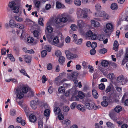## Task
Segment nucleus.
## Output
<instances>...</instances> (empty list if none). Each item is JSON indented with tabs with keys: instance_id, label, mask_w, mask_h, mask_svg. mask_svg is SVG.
I'll use <instances>...</instances> for the list:
<instances>
[{
	"instance_id": "5701e85b",
	"label": "nucleus",
	"mask_w": 128,
	"mask_h": 128,
	"mask_svg": "<svg viewBox=\"0 0 128 128\" xmlns=\"http://www.w3.org/2000/svg\"><path fill=\"white\" fill-rule=\"evenodd\" d=\"M58 61L59 63L60 64L63 65L65 62V58L63 56H60L59 59Z\"/></svg>"
},
{
	"instance_id": "4c0bfd02",
	"label": "nucleus",
	"mask_w": 128,
	"mask_h": 128,
	"mask_svg": "<svg viewBox=\"0 0 128 128\" xmlns=\"http://www.w3.org/2000/svg\"><path fill=\"white\" fill-rule=\"evenodd\" d=\"M44 48L48 52H50L51 51L52 47L51 46L47 45H46L44 46Z\"/></svg>"
},
{
	"instance_id": "c9c22d12",
	"label": "nucleus",
	"mask_w": 128,
	"mask_h": 128,
	"mask_svg": "<svg viewBox=\"0 0 128 128\" xmlns=\"http://www.w3.org/2000/svg\"><path fill=\"white\" fill-rule=\"evenodd\" d=\"M108 62L105 60H103L101 63L102 65L104 66H108Z\"/></svg>"
},
{
	"instance_id": "c756f323",
	"label": "nucleus",
	"mask_w": 128,
	"mask_h": 128,
	"mask_svg": "<svg viewBox=\"0 0 128 128\" xmlns=\"http://www.w3.org/2000/svg\"><path fill=\"white\" fill-rule=\"evenodd\" d=\"M122 110V107L120 106H117L114 108V111L115 112L118 113L120 112Z\"/></svg>"
},
{
	"instance_id": "423d86ee",
	"label": "nucleus",
	"mask_w": 128,
	"mask_h": 128,
	"mask_svg": "<svg viewBox=\"0 0 128 128\" xmlns=\"http://www.w3.org/2000/svg\"><path fill=\"white\" fill-rule=\"evenodd\" d=\"M78 75V72H74L70 76V78L72 79L75 84L78 82L77 78Z\"/></svg>"
},
{
	"instance_id": "4be33fe9",
	"label": "nucleus",
	"mask_w": 128,
	"mask_h": 128,
	"mask_svg": "<svg viewBox=\"0 0 128 128\" xmlns=\"http://www.w3.org/2000/svg\"><path fill=\"white\" fill-rule=\"evenodd\" d=\"M46 31L49 33H51L53 31V29L52 27H51L49 23L47 24Z\"/></svg>"
},
{
	"instance_id": "c03bdc74",
	"label": "nucleus",
	"mask_w": 128,
	"mask_h": 128,
	"mask_svg": "<svg viewBox=\"0 0 128 128\" xmlns=\"http://www.w3.org/2000/svg\"><path fill=\"white\" fill-rule=\"evenodd\" d=\"M29 93H28V98H31L34 96V94L32 91L30 90L28 91Z\"/></svg>"
},
{
	"instance_id": "c85d7f7f",
	"label": "nucleus",
	"mask_w": 128,
	"mask_h": 128,
	"mask_svg": "<svg viewBox=\"0 0 128 128\" xmlns=\"http://www.w3.org/2000/svg\"><path fill=\"white\" fill-rule=\"evenodd\" d=\"M120 85L118 83H116L115 84V88L116 89V90L119 92H121L122 89L121 88L119 87Z\"/></svg>"
},
{
	"instance_id": "a878e982",
	"label": "nucleus",
	"mask_w": 128,
	"mask_h": 128,
	"mask_svg": "<svg viewBox=\"0 0 128 128\" xmlns=\"http://www.w3.org/2000/svg\"><path fill=\"white\" fill-rule=\"evenodd\" d=\"M78 26L80 28H82L84 26V23L82 20H80L78 22Z\"/></svg>"
},
{
	"instance_id": "473e14b6",
	"label": "nucleus",
	"mask_w": 128,
	"mask_h": 128,
	"mask_svg": "<svg viewBox=\"0 0 128 128\" xmlns=\"http://www.w3.org/2000/svg\"><path fill=\"white\" fill-rule=\"evenodd\" d=\"M50 111L49 109H46L44 112V114L46 116L48 117L50 116Z\"/></svg>"
},
{
	"instance_id": "8fccbe9b",
	"label": "nucleus",
	"mask_w": 128,
	"mask_h": 128,
	"mask_svg": "<svg viewBox=\"0 0 128 128\" xmlns=\"http://www.w3.org/2000/svg\"><path fill=\"white\" fill-rule=\"evenodd\" d=\"M47 52L46 50L42 51L41 53V56L42 58L45 57L47 55Z\"/></svg>"
},
{
	"instance_id": "ddd939ff",
	"label": "nucleus",
	"mask_w": 128,
	"mask_h": 128,
	"mask_svg": "<svg viewBox=\"0 0 128 128\" xmlns=\"http://www.w3.org/2000/svg\"><path fill=\"white\" fill-rule=\"evenodd\" d=\"M38 104L37 101L35 100H33L31 102L30 106L33 109H35L37 108Z\"/></svg>"
},
{
	"instance_id": "f704fd0d",
	"label": "nucleus",
	"mask_w": 128,
	"mask_h": 128,
	"mask_svg": "<svg viewBox=\"0 0 128 128\" xmlns=\"http://www.w3.org/2000/svg\"><path fill=\"white\" fill-rule=\"evenodd\" d=\"M20 72L23 74L25 76L28 77V78H30V77L26 73L25 70L24 69H22L21 70H20Z\"/></svg>"
},
{
	"instance_id": "4d7b16f0",
	"label": "nucleus",
	"mask_w": 128,
	"mask_h": 128,
	"mask_svg": "<svg viewBox=\"0 0 128 128\" xmlns=\"http://www.w3.org/2000/svg\"><path fill=\"white\" fill-rule=\"evenodd\" d=\"M55 54L58 57H60L62 55V53L60 50H58L56 52Z\"/></svg>"
},
{
	"instance_id": "cd10ccee",
	"label": "nucleus",
	"mask_w": 128,
	"mask_h": 128,
	"mask_svg": "<svg viewBox=\"0 0 128 128\" xmlns=\"http://www.w3.org/2000/svg\"><path fill=\"white\" fill-rule=\"evenodd\" d=\"M104 101L102 102L101 103V105L104 106H107L108 105V103L107 102V100L106 99V98L104 99V97L103 98Z\"/></svg>"
},
{
	"instance_id": "a211bd4d",
	"label": "nucleus",
	"mask_w": 128,
	"mask_h": 128,
	"mask_svg": "<svg viewBox=\"0 0 128 128\" xmlns=\"http://www.w3.org/2000/svg\"><path fill=\"white\" fill-rule=\"evenodd\" d=\"M40 30L38 29V30H36L34 31L33 32V34L34 37L36 38L37 39L39 38L40 35Z\"/></svg>"
},
{
	"instance_id": "338daca9",
	"label": "nucleus",
	"mask_w": 128,
	"mask_h": 128,
	"mask_svg": "<svg viewBox=\"0 0 128 128\" xmlns=\"http://www.w3.org/2000/svg\"><path fill=\"white\" fill-rule=\"evenodd\" d=\"M99 87L100 89L103 90L105 89V86L104 84L102 83L99 85Z\"/></svg>"
},
{
	"instance_id": "393cba45",
	"label": "nucleus",
	"mask_w": 128,
	"mask_h": 128,
	"mask_svg": "<svg viewBox=\"0 0 128 128\" xmlns=\"http://www.w3.org/2000/svg\"><path fill=\"white\" fill-rule=\"evenodd\" d=\"M114 48H113V49L115 51H118L119 44L118 41L116 40L114 41Z\"/></svg>"
},
{
	"instance_id": "79ce46f5",
	"label": "nucleus",
	"mask_w": 128,
	"mask_h": 128,
	"mask_svg": "<svg viewBox=\"0 0 128 128\" xmlns=\"http://www.w3.org/2000/svg\"><path fill=\"white\" fill-rule=\"evenodd\" d=\"M64 45V43L62 42H59L58 43L56 44L55 46L59 48H61Z\"/></svg>"
},
{
	"instance_id": "f257e3e1",
	"label": "nucleus",
	"mask_w": 128,
	"mask_h": 128,
	"mask_svg": "<svg viewBox=\"0 0 128 128\" xmlns=\"http://www.w3.org/2000/svg\"><path fill=\"white\" fill-rule=\"evenodd\" d=\"M17 94L18 98L16 99V101L18 103L19 105L20 106L22 107H23V102L22 101H20V99L23 98L24 95L23 93L21 92L19 88H17L16 91H15Z\"/></svg>"
},
{
	"instance_id": "3c124183",
	"label": "nucleus",
	"mask_w": 128,
	"mask_h": 128,
	"mask_svg": "<svg viewBox=\"0 0 128 128\" xmlns=\"http://www.w3.org/2000/svg\"><path fill=\"white\" fill-rule=\"evenodd\" d=\"M74 2L75 4L77 6H80L81 5V2L80 0H75Z\"/></svg>"
},
{
	"instance_id": "a19ab883",
	"label": "nucleus",
	"mask_w": 128,
	"mask_h": 128,
	"mask_svg": "<svg viewBox=\"0 0 128 128\" xmlns=\"http://www.w3.org/2000/svg\"><path fill=\"white\" fill-rule=\"evenodd\" d=\"M106 124L108 128H114V124L110 122H107Z\"/></svg>"
},
{
	"instance_id": "58836bf2",
	"label": "nucleus",
	"mask_w": 128,
	"mask_h": 128,
	"mask_svg": "<svg viewBox=\"0 0 128 128\" xmlns=\"http://www.w3.org/2000/svg\"><path fill=\"white\" fill-rule=\"evenodd\" d=\"M60 108L58 107H56L54 108V112L55 114H59L60 112Z\"/></svg>"
},
{
	"instance_id": "6e6552de",
	"label": "nucleus",
	"mask_w": 128,
	"mask_h": 128,
	"mask_svg": "<svg viewBox=\"0 0 128 128\" xmlns=\"http://www.w3.org/2000/svg\"><path fill=\"white\" fill-rule=\"evenodd\" d=\"M86 108L89 110H92L94 109L96 110L98 108L96 106L94 107V106L92 104L90 103H87L85 104Z\"/></svg>"
},
{
	"instance_id": "0e129e2a",
	"label": "nucleus",
	"mask_w": 128,
	"mask_h": 128,
	"mask_svg": "<svg viewBox=\"0 0 128 128\" xmlns=\"http://www.w3.org/2000/svg\"><path fill=\"white\" fill-rule=\"evenodd\" d=\"M56 7L58 8H60L62 7L61 4L58 2H57L56 4Z\"/></svg>"
},
{
	"instance_id": "ea45409f",
	"label": "nucleus",
	"mask_w": 128,
	"mask_h": 128,
	"mask_svg": "<svg viewBox=\"0 0 128 128\" xmlns=\"http://www.w3.org/2000/svg\"><path fill=\"white\" fill-rule=\"evenodd\" d=\"M16 114V112L15 110H12L10 112V115L11 116H15Z\"/></svg>"
},
{
	"instance_id": "4468645a",
	"label": "nucleus",
	"mask_w": 128,
	"mask_h": 128,
	"mask_svg": "<svg viewBox=\"0 0 128 128\" xmlns=\"http://www.w3.org/2000/svg\"><path fill=\"white\" fill-rule=\"evenodd\" d=\"M25 112L26 116H28L29 115V113H30V110L28 107V106L26 105H24L23 107H22Z\"/></svg>"
},
{
	"instance_id": "f3484780",
	"label": "nucleus",
	"mask_w": 128,
	"mask_h": 128,
	"mask_svg": "<svg viewBox=\"0 0 128 128\" xmlns=\"http://www.w3.org/2000/svg\"><path fill=\"white\" fill-rule=\"evenodd\" d=\"M84 11L85 12L84 14H83L82 17L86 18L88 17V13L90 14L91 13V12L90 10L88 9H86L84 10Z\"/></svg>"
},
{
	"instance_id": "412c9836",
	"label": "nucleus",
	"mask_w": 128,
	"mask_h": 128,
	"mask_svg": "<svg viewBox=\"0 0 128 128\" xmlns=\"http://www.w3.org/2000/svg\"><path fill=\"white\" fill-rule=\"evenodd\" d=\"M30 120L32 122H34L36 121V118L35 116L33 114H32L30 115V117L29 116Z\"/></svg>"
},
{
	"instance_id": "a18cd8bd",
	"label": "nucleus",
	"mask_w": 128,
	"mask_h": 128,
	"mask_svg": "<svg viewBox=\"0 0 128 128\" xmlns=\"http://www.w3.org/2000/svg\"><path fill=\"white\" fill-rule=\"evenodd\" d=\"M16 27L22 30L24 28V25L22 24H16Z\"/></svg>"
},
{
	"instance_id": "72a5a7b5",
	"label": "nucleus",
	"mask_w": 128,
	"mask_h": 128,
	"mask_svg": "<svg viewBox=\"0 0 128 128\" xmlns=\"http://www.w3.org/2000/svg\"><path fill=\"white\" fill-rule=\"evenodd\" d=\"M59 40L58 39V37H55L53 40V43L52 44L54 45H55L56 44L58 43L59 42Z\"/></svg>"
},
{
	"instance_id": "7c9ffc66",
	"label": "nucleus",
	"mask_w": 128,
	"mask_h": 128,
	"mask_svg": "<svg viewBox=\"0 0 128 128\" xmlns=\"http://www.w3.org/2000/svg\"><path fill=\"white\" fill-rule=\"evenodd\" d=\"M71 122L68 120H66L62 121V123L63 124L68 126L71 124Z\"/></svg>"
},
{
	"instance_id": "603ef678",
	"label": "nucleus",
	"mask_w": 128,
	"mask_h": 128,
	"mask_svg": "<svg viewBox=\"0 0 128 128\" xmlns=\"http://www.w3.org/2000/svg\"><path fill=\"white\" fill-rule=\"evenodd\" d=\"M8 57L11 61L14 62L15 61V59L12 54L8 55Z\"/></svg>"
},
{
	"instance_id": "20e7f679",
	"label": "nucleus",
	"mask_w": 128,
	"mask_h": 128,
	"mask_svg": "<svg viewBox=\"0 0 128 128\" xmlns=\"http://www.w3.org/2000/svg\"><path fill=\"white\" fill-rule=\"evenodd\" d=\"M65 52L67 58L69 60L73 59L78 57L77 55L76 54H72L68 50H65Z\"/></svg>"
},
{
	"instance_id": "2f4dec72",
	"label": "nucleus",
	"mask_w": 128,
	"mask_h": 128,
	"mask_svg": "<svg viewBox=\"0 0 128 128\" xmlns=\"http://www.w3.org/2000/svg\"><path fill=\"white\" fill-rule=\"evenodd\" d=\"M92 95L94 98L97 99L98 97V94L96 91L95 90H93L92 91Z\"/></svg>"
},
{
	"instance_id": "6ab92c4d",
	"label": "nucleus",
	"mask_w": 128,
	"mask_h": 128,
	"mask_svg": "<svg viewBox=\"0 0 128 128\" xmlns=\"http://www.w3.org/2000/svg\"><path fill=\"white\" fill-rule=\"evenodd\" d=\"M16 120L18 122L21 123L23 126H24L26 124L25 121L24 120H23L22 117H18L17 118Z\"/></svg>"
},
{
	"instance_id": "69168bd1",
	"label": "nucleus",
	"mask_w": 128,
	"mask_h": 128,
	"mask_svg": "<svg viewBox=\"0 0 128 128\" xmlns=\"http://www.w3.org/2000/svg\"><path fill=\"white\" fill-rule=\"evenodd\" d=\"M92 34V32L90 30L88 31L86 33L87 36L88 37H91Z\"/></svg>"
},
{
	"instance_id": "13d9d810",
	"label": "nucleus",
	"mask_w": 128,
	"mask_h": 128,
	"mask_svg": "<svg viewBox=\"0 0 128 128\" xmlns=\"http://www.w3.org/2000/svg\"><path fill=\"white\" fill-rule=\"evenodd\" d=\"M107 77L108 78H109L110 79L112 80L114 78V75L113 73H111L108 75Z\"/></svg>"
},
{
	"instance_id": "bf43d9fd",
	"label": "nucleus",
	"mask_w": 128,
	"mask_h": 128,
	"mask_svg": "<svg viewBox=\"0 0 128 128\" xmlns=\"http://www.w3.org/2000/svg\"><path fill=\"white\" fill-rule=\"evenodd\" d=\"M70 28L72 30L74 31L77 30V27L75 24H72Z\"/></svg>"
},
{
	"instance_id": "e433bc0d",
	"label": "nucleus",
	"mask_w": 128,
	"mask_h": 128,
	"mask_svg": "<svg viewBox=\"0 0 128 128\" xmlns=\"http://www.w3.org/2000/svg\"><path fill=\"white\" fill-rule=\"evenodd\" d=\"M65 89L64 87L63 86H61L59 87L58 89V92L61 93H63L65 92Z\"/></svg>"
},
{
	"instance_id": "37998d69",
	"label": "nucleus",
	"mask_w": 128,
	"mask_h": 128,
	"mask_svg": "<svg viewBox=\"0 0 128 128\" xmlns=\"http://www.w3.org/2000/svg\"><path fill=\"white\" fill-rule=\"evenodd\" d=\"M15 17L16 20L18 22H23L24 20L23 18H21L18 16H15Z\"/></svg>"
},
{
	"instance_id": "9d476101",
	"label": "nucleus",
	"mask_w": 128,
	"mask_h": 128,
	"mask_svg": "<svg viewBox=\"0 0 128 128\" xmlns=\"http://www.w3.org/2000/svg\"><path fill=\"white\" fill-rule=\"evenodd\" d=\"M84 10H82L80 8H78L77 12V14L78 17L82 18L83 14H84Z\"/></svg>"
},
{
	"instance_id": "09e8293b",
	"label": "nucleus",
	"mask_w": 128,
	"mask_h": 128,
	"mask_svg": "<svg viewBox=\"0 0 128 128\" xmlns=\"http://www.w3.org/2000/svg\"><path fill=\"white\" fill-rule=\"evenodd\" d=\"M27 40L28 43L31 44L33 42L34 39L33 38L30 37L28 38Z\"/></svg>"
},
{
	"instance_id": "f03ea898",
	"label": "nucleus",
	"mask_w": 128,
	"mask_h": 128,
	"mask_svg": "<svg viewBox=\"0 0 128 128\" xmlns=\"http://www.w3.org/2000/svg\"><path fill=\"white\" fill-rule=\"evenodd\" d=\"M117 81L118 83L120 85L125 84L128 82V80L126 78H125L123 75H121L117 78Z\"/></svg>"
},
{
	"instance_id": "680f3d73",
	"label": "nucleus",
	"mask_w": 128,
	"mask_h": 128,
	"mask_svg": "<svg viewBox=\"0 0 128 128\" xmlns=\"http://www.w3.org/2000/svg\"><path fill=\"white\" fill-rule=\"evenodd\" d=\"M82 41V38H80L78 40H77L75 42L78 45H80Z\"/></svg>"
},
{
	"instance_id": "052dcab7",
	"label": "nucleus",
	"mask_w": 128,
	"mask_h": 128,
	"mask_svg": "<svg viewBox=\"0 0 128 128\" xmlns=\"http://www.w3.org/2000/svg\"><path fill=\"white\" fill-rule=\"evenodd\" d=\"M63 110L64 112H68L70 110V108L68 106H65L63 107Z\"/></svg>"
},
{
	"instance_id": "2eb2a0df",
	"label": "nucleus",
	"mask_w": 128,
	"mask_h": 128,
	"mask_svg": "<svg viewBox=\"0 0 128 128\" xmlns=\"http://www.w3.org/2000/svg\"><path fill=\"white\" fill-rule=\"evenodd\" d=\"M91 23L92 26L94 27H98L100 26V24L98 22L94 20H92L91 21Z\"/></svg>"
},
{
	"instance_id": "e2e57ef3",
	"label": "nucleus",
	"mask_w": 128,
	"mask_h": 128,
	"mask_svg": "<svg viewBox=\"0 0 128 128\" xmlns=\"http://www.w3.org/2000/svg\"><path fill=\"white\" fill-rule=\"evenodd\" d=\"M38 126H39V128H43L42 121L41 120H40L38 122Z\"/></svg>"
},
{
	"instance_id": "39448f33",
	"label": "nucleus",
	"mask_w": 128,
	"mask_h": 128,
	"mask_svg": "<svg viewBox=\"0 0 128 128\" xmlns=\"http://www.w3.org/2000/svg\"><path fill=\"white\" fill-rule=\"evenodd\" d=\"M113 28V25L111 23H109L106 24V27L104 28V31L106 33H109L112 30Z\"/></svg>"
},
{
	"instance_id": "774afa93",
	"label": "nucleus",
	"mask_w": 128,
	"mask_h": 128,
	"mask_svg": "<svg viewBox=\"0 0 128 128\" xmlns=\"http://www.w3.org/2000/svg\"><path fill=\"white\" fill-rule=\"evenodd\" d=\"M90 72L92 73L94 71V68H93L92 66L89 65L88 66Z\"/></svg>"
},
{
	"instance_id": "0eeeda50",
	"label": "nucleus",
	"mask_w": 128,
	"mask_h": 128,
	"mask_svg": "<svg viewBox=\"0 0 128 128\" xmlns=\"http://www.w3.org/2000/svg\"><path fill=\"white\" fill-rule=\"evenodd\" d=\"M60 19L62 22L63 23H65L68 21L70 22V20L72 19V18L68 14L64 15Z\"/></svg>"
},
{
	"instance_id": "864d4df0",
	"label": "nucleus",
	"mask_w": 128,
	"mask_h": 128,
	"mask_svg": "<svg viewBox=\"0 0 128 128\" xmlns=\"http://www.w3.org/2000/svg\"><path fill=\"white\" fill-rule=\"evenodd\" d=\"M38 23L41 26H44V24L43 23L44 20L42 18H40L39 19Z\"/></svg>"
},
{
	"instance_id": "7ed1b4c3",
	"label": "nucleus",
	"mask_w": 128,
	"mask_h": 128,
	"mask_svg": "<svg viewBox=\"0 0 128 128\" xmlns=\"http://www.w3.org/2000/svg\"><path fill=\"white\" fill-rule=\"evenodd\" d=\"M16 4L15 2H10L9 4V6L10 8H13V10L16 13H18L19 12V8L17 6H15Z\"/></svg>"
},
{
	"instance_id": "dca6fc26",
	"label": "nucleus",
	"mask_w": 128,
	"mask_h": 128,
	"mask_svg": "<svg viewBox=\"0 0 128 128\" xmlns=\"http://www.w3.org/2000/svg\"><path fill=\"white\" fill-rule=\"evenodd\" d=\"M17 88H19L21 92L23 94L24 93H26L29 90H30V89H28V87L26 86H24L22 87L21 90L19 88H17L16 89V90Z\"/></svg>"
},
{
	"instance_id": "de8ad7c7",
	"label": "nucleus",
	"mask_w": 128,
	"mask_h": 128,
	"mask_svg": "<svg viewBox=\"0 0 128 128\" xmlns=\"http://www.w3.org/2000/svg\"><path fill=\"white\" fill-rule=\"evenodd\" d=\"M107 50L106 48H103L100 50L99 51V52L101 54H104L107 52Z\"/></svg>"
},
{
	"instance_id": "49530a36",
	"label": "nucleus",
	"mask_w": 128,
	"mask_h": 128,
	"mask_svg": "<svg viewBox=\"0 0 128 128\" xmlns=\"http://www.w3.org/2000/svg\"><path fill=\"white\" fill-rule=\"evenodd\" d=\"M78 97L81 99H82L84 97V95L83 92L81 91L78 92Z\"/></svg>"
},
{
	"instance_id": "aec40b11",
	"label": "nucleus",
	"mask_w": 128,
	"mask_h": 128,
	"mask_svg": "<svg viewBox=\"0 0 128 128\" xmlns=\"http://www.w3.org/2000/svg\"><path fill=\"white\" fill-rule=\"evenodd\" d=\"M9 24L11 28H14L16 27V24L14 20H11L10 21Z\"/></svg>"
},
{
	"instance_id": "1a4fd4ad",
	"label": "nucleus",
	"mask_w": 128,
	"mask_h": 128,
	"mask_svg": "<svg viewBox=\"0 0 128 128\" xmlns=\"http://www.w3.org/2000/svg\"><path fill=\"white\" fill-rule=\"evenodd\" d=\"M128 62V51L126 50L125 56L122 61V64L124 65Z\"/></svg>"
},
{
	"instance_id": "bb28decb",
	"label": "nucleus",
	"mask_w": 128,
	"mask_h": 128,
	"mask_svg": "<svg viewBox=\"0 0 128 128\" xmlns=\"http://www.w3.org/2000/svg\"><path fill=\"white\" fill-rule=\"evenodd\" d=\"M118 8V6L117 4L116 3H113L111 6V8L112 10H116Z\"/></svg>"
},
{
	"instance_id": "f8f14e48",
	"label": "nucleus",
	"mask_w": 128,
	"mask_h": 128,
	"mask_svg": "<svg viewBox=\"0 0 128 128\" xmlns=\"http://www.w3.org/2000/svg\"><path fill=\"white\" fill-rule=\"evenodd\" d=\"M24 60L26 62L28 63L31 62L32 60V57L28 55H24Z\"/></svg>"
},
{
	"instance_id": "9b49d317",
	"label": "nucleus",
	"mask_w": 128,
	"mask_h": 128,
	"mask_svg": "<svg viewBox=\"0 0 128 128\" xmlns=\"http://www.w3.org/2000/svg\"><path fill=\"white\" fill-rule=\"evenodd\" d=\"M105 14V12L104 11H100L99 10L97 12L95 13L94 15L98 17H101L104 16Z\"/></svg>"
},
{
	"instance_id": "5fc2aeb1",
	"label": "nucleus",
	"mask_w": 128,
	"mask_h": 128,
	"mask_svg": "<svg viewBox=\"0 0 128 128\" xmlns=\"http://www.w3.org/2000/svg\"><path fill=\"white\" fill-rule=\"evenodd\" d=\"M95 7L96 10L98 11H99L101 9V6L99 4H96Z\"/></svg>"
},
{
	"instance_id": "b1692460",
	"label": "nucleus",
	"mask_w": 128,
	"mask_h": 128,
	"mask_svg": "<svg viewBox=\"0 0 128 128\" xmlns=\"http://www.w3.org/2000/svg\"><path fill=\"white\" fill-rule=\"evenodd\" d=\"M77 108L79 110L82 112H84L85 111L86 109L84 106L82 105L79 104L77 106Z\"/></svg>"
},
{
	"instance_id": "6e6d98bb",
	"label": "nucleus",
	"mask_w": 128,
	"mask_h": 128,
	"mask_svg": "<svg viewBox=\"0 0 128 128\" xmlns=\"http://www.w3.org/2000/svg\"><path fill=\"white\" fill-rule=\"evenodd\" d=\"M55 22L58 25L60 24L61 22H62L60 18H57L55 20Z\"/></svg>"
}]
</instances>
